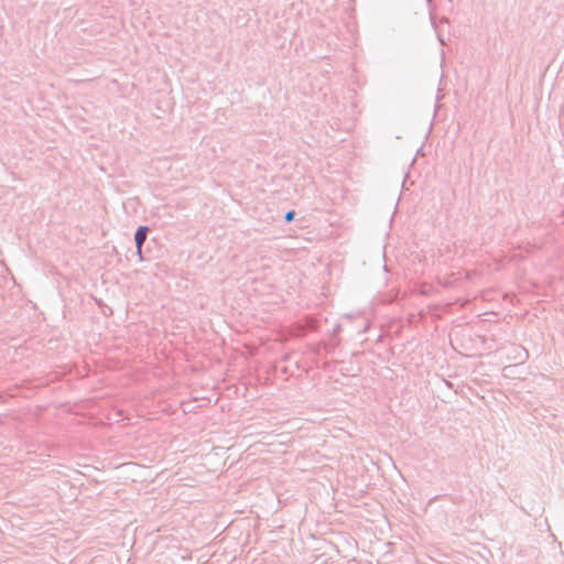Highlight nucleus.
<instances>
[{"mask_svg":"<svg viewBox=\"0 0 564 564\" xmlns=\"http://www.w3.org/2000/svg\"><path fill=\"white\" fill-rule=\"evenodd\" d=\"M147 234H148V228L144 227V226H141L138 228L137 232H135V245H137V250H138V253H141V248H142V245L147 238Z\"/></svg>","mask_w":564,"mask_h":564,"instance_id":"nucleus-1","label":"nucleus"},{"mask_svg":"<svg viewBox=\"0 0 564 564\" xmlns=\"http://www.w3.org/2000/svg\"><path fill=\"white\" fill-rule=\"evenodd\" d=\"M293 218H294V212H289V213L286 214V216H285V219H286L288 221H291Z\"/></svg>","mask_w":564,"mask_h":564,"instance_id":"nucleus-2","label":"nucleus"}]
</instances>
